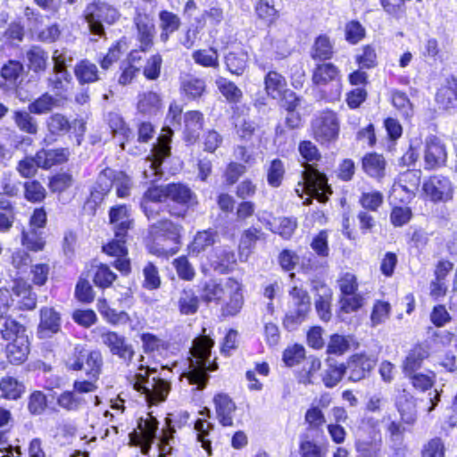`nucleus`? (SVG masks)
I'll return each instance as SVG.
<instances>
[{"mask_svg": "<svg viewBox=\"0 0 457 457\" xmlns=\"http://www.w3.org/2000/svg\"><path fill=\"white\" fill-rule=\"evenodd\" d=\"M344 375V363L328 358L320 377L327 388H333L342 380Z\"/></svg>", "mask_w": 457, "mask_h": 457, "instance_id": "c85d7f7f", "label": "nucleus"}, {"mask_svg": "<svg viewBox=\"0 0 457 457\" xmlns=\"http://www.w3.org/2000/svg\"><path fill=\"white\" fill-rule=\"evenodd\" d=\"M12 292L18 298L17 303L21 310H32L37 304V295L32 292V287L26 281L14 280Z\"/></svg>", "mask_w": 457, "mask_h": 457, "instance_id": "b1692460", "label": "nucleus"}, {"mask_svg": "<svg viewBox=\"0 0 457 457\" xmlns=\"http://www.w3.org/2000/svg\"><path fill=\"white\" fill-rule=\"evenodd\" d=\"M312 82L318 87L333 83L334 89L331 92V99H337L341 93L340 71L331 62L317 64L312 71Z\"/></svg>", "mask_w": 457, "mask_h": 457, "instance_id": "ddd939ff", "label": "nucleus"}, {"mask_svg": "<svg viewBox=\"0 0 457 457\" xmlns=\"http://www.w3.org/2000/svg\"><path fill=\"white\" fill-rule=\"evenodd\" d=\"M162 109L160 96L153 91L138 95L137 111L145 116L157 115Z\"/></svg>", "mask_w": 457, "mask_h": 457, "instance_id": "7c9ffc66", "label": "nucleus"}, {"mask_svg": "<svg viewBox=\"0 0 457 457\" xmlns=\"http://www.w3.org/2000/svg\"><path fill=\"white\" fill-rule=\"evenodd\" d=\"M185 140L193 144L199 137L204 125V115L199 111H190L184 115Z\"/></svg>", "mask_w": 457, "mask_h": 457, "instance_id": "c756f323", "label": "nucleus"}, {"mask_svg": "<svg viewBox=\"0 0 457 457\" xmlns=\"http://www.w3.org/2000/svg\"><path fill=\"white\" fill-rule=\"evenodd\" d=\"M134 388L145 395V400L151 404L163 402L170 389V383L163 378L153 377L150 378L149 371L137 373L135 376Z\"/></svg>", "mask_w": 457, "mask_h": 457, "instance_id": "6e6552de", "label": "nucleus"}, {"mask_svg": "<svg viewBox=\"0 0 457 457\" xmlns=\"http://www.w3.org/2000/svg\"><path fill=\"white\" fill-rule=\"evenodd\" d=\"M216 258L217 260L213 262V267L220 273L228 272L237 262L235 253L230 249L220 250Z\"/></svg>", "mask_w": 457, "mask_h": 457, "instance_id": "4d7b16f0", "label": "nucleus"}, {"mask_svg": "<svg viewBox=\"0 0 457 457\" xmlns=\"http://www.w3.org/2000/svg\"><path fill=\"white\" fill-rule=\"evenodd\" d=\"M286 169L284 162L276 158L272 160L266 167V178L268 185L272 187H278L282 185Z\"/></svg>", "mask_w": 457, "mask_h": 457, "instance_id": "49530a36", "label": "nucleus"}, {"mask_svg": "<svg viewBox=\"0 0 457 457\" xmlns=\"http://www.w3.org/2000/svg\"><path fill=\"white\" fill-rule=\"evenodd\" d=\"M47 129L54 136H62L71 130V123L61 113L52 114L46 120Z\"/></svg>", "mask_w": 457, "mask_h": 457, "instance_id": "3c124183", "label": "nucleus"}, {"mask_svg": "<svg viewBox=\"0 0 457 457\" xmlns=\"http://www.w3.org/2000/svg\"><path fill=\"white\" fill-rule=\"evenodd\" d=\"M214 237L215 234L210 230L198 232L195 237L194 241L188 246L189 252L194 254H198L199 253L204 251L207 247L214 244Z\"/></svg>", "mask_w": 457, "mask_h": 457, "instance_id": "bf43d9fd", "label": "nucleus"}, {"mask_svg": "<svg viewBox=\"0 0 457 457\" xmlns=\"http://www.w3.org/2000/svg\"><path fill=\"white\" fill-rule=\"evenodd\" d=\"M44 230L29 228L22 230L21 244L29 251L40 252L46 245Z\"/></svg>", "mask_w": 457, "mask_h": 457, "instance_id": "58836bf2", "label": "nucleus"}, {"mask_svg": "<svg viewBox=\"0 0 457 457\" xmlns=\"http://www.w3.org/2000/svg\"><path fill=\"white\" fill-rule=\"evenodd\" d=\"M72 77L68 70L53 69V73L47 79L48 87L55 93L56 96L62 95L71 87Z\"/></svg>", "mask_w": 457, "mask_h": 457, "instance_id": "72a5a7b5", "label": "nucleus"}, {"mask_svg": "<svg viewBox=\"0 0 457 457\" xmlns=\"http://www.w3.org/2000/svg\"><path fill=\"white\" fill-rule=\"evenodd\" d=\"M183 228L170 220H163L150 227L149 252L157 256H170L179 251Z\"/></svg>", "mask_w": 457, "mask_h": 457, "instance_id": "20e7f679", "label": "nucleus"}, {"mask_svg": "<svg viewBox=\"0 0 457 457\" xmlns=\"http://www.w3.org/2000/svg\"><path fill=\"white\" fill-rule=\"evenodd\" d=\"M392 104L404 119H409L413 115L412 104L408 96L400 90L392 92Z\"/></svg>", "mask_w": 457, "mask_h": 457, "instance_id": "864d4df0", "label": "nucleus"}, {"mask_svg": "<svg viewBox=\"0 0 457 457\" xmlns=\"http://www.w3.org/2000/svg\"><path fill=\"white\" fill-rule=\"evenodd\" d=\"M422 189L430 200H452L454 187L449 178L435 175L423 183Z\"/></svg>", "mask_w": 457, "mask_h": 457, "instance_id": "4468645a", "label": "nucleus"}, {"mask_svg": "<svg viewBox=\"0 0 457 457\" xmlns=\"http://www.w3.org/2000/svg\"><path fill=\"white\" fill-rule=\"evenodd\" d=\"M180 88L188 100H196L204 93L206 85L202 79L192 75H186L181 79Z\"/></svg>", "mask_w": 457, "mask_h": 457, "instance_id": "f704fd0d", "label": "nucleus"}, {"mask_svg": "<svg viewBox=\"0 0 457 457\" xmlns=\"http://www.w3.org/2000/svg\"><path fill=\"white\" fill-rule=\"evenodd\" d=\"M29 67L35 72L43 71L46 68L48 54L40 46H33L26 53Z\"/></svg>", "mask_w": 457, "mask_h": 457, "instance_id": "c03bdc74", "label": "nucleus"}, {"mask_svg": "<svg viewBox=\"0 0 457 457\" xmlns=\"http://www.w3.org/2000/svg\"><path fill=\"white\" fill-rule=\"evenodd\" d=\"M255 12L258 18L269 25L273 23L278 17V12L274 7L273 0H259L255 5Z\"/></svg>", "mask_w": 457, "mask_h": 457, "instance_id": "5fc2aeb1", "label": "nucleus"}, {"mask_svg": "<svg viewBox=\"0 0 457 457\" xmlns=\"http://www.w3.org/2000/svg\"><path fill=\"white\" fill-rule=\"evenodd\" d=\"M312 289L316 292L315 295V309L316 312L323 321H328L331 319V300L332 290L326 284L315 281L313 282Z\"/></svg>", "mask_w": 457, "mask_h": 457, "instance_id": "dca6fc26", "label": "nucleus"}, {"mask_svg": "<svg viewBox=\"0 0 457 457\" xmlns=\"http://www.w3.org/2000/svg\"><path fill=\"white\" fill-rule=\"evenodd\" d=\"M84 15L91 34L99 37L105 35L104 23L112 25L120 17V13L115 6L100 0L88 4Z\"/></svg>", "mask_w": 457, "mask_h": 457, "instance_id": "423d86ee", "label": "nucleus"}, {"mask_svg": "<svg viewBox=\"0 0 457 457\" xmlns=\"http://www.w3.org/2000/svg\"><path fill=\"white\" fill-rule=\"evenodd\" d=\"M366 30L360 21L353 20L345 26V40L351 45H356L365 37Z\"/></svg>", "mask_w": 457, "mask_h": 457, "instance_id": "e2e57ef3", "label": "nucleus"}, {"mask_svg": "<svg viewBox=\"0 0 457 457\" xmlns=\"http://www.w3.org/2000/svg\"><path fill=\"white\" fill-rule=\"evenodd\" d=\"M181 107L171 103L166 115L167 125L153 145L151 154L144 161L143 175L149 180L150 186L145 193L143 200H191V189L182 183H170L165 186L156 185L155 180L162 175V165L170 156V142L173 136L172 128L181 125Z\"/></svg>", "mask_w": 457, "mask_h": 457, "instance_id": "f257e3e1", "label": "nucleus"}, {"mask_svg": "<svg viewBox=\"0 0 457 457\" xmlns=\"http://www.w3.org/2000/svg\"><path fill=\"white\" fill-rule=\"evenodd\" d=\"M302 181L298 183L295 192L301 198L305 194L306 201L328 200L331 195V187L328 184V177L324 172L320 171L313 164H308L301 175Z\"/></svg>", "mask_w": 457, "mask_h": 457, "instance_id": "39448f33", "label": "nucleus"}, {"mask_svg": "<svg viewBox=\"0 0 457 457\" xmlns=\"http://www.w3.org/2000/svg\"><path fill=\"white\" fill-rule=\"evenodd\" d=\"M262 51L270 59L280 60L290 54V48L285 36L271 30L262 43Z\"/></svg>", "mask_w": 457, "mask_h": 457, "instance_id": "2eb2a0df", "label": "nucleus"}, {"mask_svg": "<svg viewBox=\"0 0 457 457\" xmlns=\"http://www.w3.org/2000/svg\"><path fill=\"white\" fill-rule=\"evenodd\" d=\"M192 58L200 66L205 68L219 67V54L217 50L212 47L195 51L192 54Z\"/></svg>", "mask_w": 457, "mask_h": 457, "instance_id": "09e8293b", "label": "nucleus"}, {"mask_svg": "<svg viewBox=\"0 0 457 457\" xmlns=\"http://www.w3.org/2000/svg\"><path fill=\"white\" fill-rule=\"evenodd\" d=\"M158 425L159 422L156 418L149 413H147L145 419L140 418L137 421V428L141 432L140 437L147 438L148 441H155L157 439Z\"/></svg>", "mask_w": 457, "mask_h": 457, "instance_id": "13d9d810", "label": "nucleus"}, {"mask_svg": "<svg viewBox=\"0 0 457 457\" xmlns=\"http://www.w3.org/2000/svg\"><path fill=\"white\" fill-rule=\"evenodd\" d=\"M100 339L112 355L118 356L124 362L129 364L133 359L135 352L124 336L119 335L114 331L102 329L100 331Z\"/></svg>", "mask_w": 457, "mask_h": 457, "instance_id": "9b49d317", "label": "nucleus"}, {"mask_svg": "<svg viewBox=\"0 0 457 457\" xmlns=\"http://www.w3.org/2000/svg\"><path fill=\"white\" fill-rule=\"evenodd\" d=\"M92 350H87L82 346H76L73 353L66 361V366L69 370H82L84 365L87 366V355L90 354Z\"/></svg>", "mask_w": 457, "mask_h": 457, "instance_id": "680f3d73", "label": "nucleus"}, {"mask_svg": "<svg viewBox=\"0 0 457 457\" xmlns=\"http://www.w3.org/2000/svg\"><path fill=\"white\" fill-rule=\"evenodd\" d=\"M213 403L219 422L224 427H233V413L237 407L232 399L227 394L220 393L214 396Z\"/></svg>", "mask_w": 457, "mask_h": 457, "instance_id": "6ab92c4d", "label": "nucleus"}, {"mask_svg": "<svg viewBox=\"0 0 457 457\" xmlns=\"http://www.w3.org/2000/svg\"><path fill=\"white\" fill-rule=\"evenodd\" d=\"M429 356V351L427 345H416L407 353L403 361L402 369L405 374H412L422 367L426 359Z\"/></svg>", "mask_w": 457, "mask_h": 457, "instance_id": "5701e85b", "label": "nucleus"}, {"mask_svg": "<svg viewBox=\"0 0 457 457\" xmlns=\"http://www.w3.org/2000/svg\"><path fill=\"white\" fill-rule=\"evenodd\" d=\"M215 83L221 95L228 103L237 104L242 100L243 92L234 82L226 78L219 77Z\"/></svg>", "mask_w": 457, "mask_h": 457, "instance_id": "37998d69", "label": "nucleus"}, {"mask_svg": "<svg viewBox=\"0 0 457 457\" xmlns=\"http://www.w3.org/2000/svg\"><path fill=\"white\" fill-rule=\"evenodd\" d=\"M143 287L147 290H154L161 286V278L158 269L152 262H148L143 269Z\"/></svg>", "mask_w": 457, "mask_h": 457, "instance_id": "338daca9", "label": "nucleus"}, {"mask_svg": "<svg viewBox=\"0 0 457 457\" xmlns=\"http://www.w3.org/2000/svg\"><path fill=\"white\" fill-rule=\"evenodd\" d=\"M1 336L6 341H13L18 337H28L26 335V328L12 318H6L3 328H1Z\"/></svg>", "mask_w": 457, "mask_h": 457, "instance_id": "603ef678", "label": "nucleus"}, {"mask_svg": "<svg viewBox=\"0 0 457 457\" xmlns=\"http://www.w3.org/2000/svg\"><path fill=\"white\" fill-rule=\"evenodd\" d=\"M436 102L440 108L451 111L457 109V77L451 75L445 79V85L441 87L436 95Z\"/></svg>", "mask_w": 457, "mask_h": 457, "instance_id": "a211bd4d", "label": "nucleus"}, {"mask_svg": "<svg viewBox=\"0 0 457 457\" xmlns=\"http://www.w3.org/2000/svg\"><path fill=\"white\" fill-rule=\"evenodd\" d=\"M137 30V39L142 51H148L153 46L154 25L147 14L137 13L134 18Z\"/></svg>", "mask_w": 457, "mask_h": 457, "instance_id": "aec40b11", "label": "nucleus"}, {"mask_svg": "<svg viewBox=\"0 0 457 457\" xmlns=\"http://www.w3.org/2000/svg\"><path fill=\"white\" fill-rule=\"evenodd\" d=\"M265 90L274 99L279 98L287 86L286 79L277 71H269L264 77Z\"/></svg>", "mask_w": 457, "mask_h": 457, "instance_id": "ea45409f", "label": "nucleus"}, {"mask_svg": "<svg viewBox=\"0 0 457 457\" xmlns=\"http://www.w3.org/2000/svg\"><path fill=\"white\" fill-rule=\"evenodd\" d=\"M289 295L295 308L287 312L283 322L287 329H293L304 320L310 312L311 299L306 290L296 286L289 291Z\"/></svg>", "mask_w": 457, "mask_h": 457, "instance_id": "1a4fd4ad", "label": "nucleus"}, {"mask_svg": "<svg viewBox=\"0 0 457 457\" xmlns=\"http://www.w3.org/2000/svg\"><path fill=\"white\" fill-rule=\"evenodd\" d=\"M332 46L328 37L326 36H320L316 38L312 57L314 60L326 61L332 57Z\"/></svg>", "mask_w": 457, "mask_h": 457, "instance_id": "052dcab7", "label": "nucleus"}, {"mask_svg": "<svg viewBox=\"0 0 457 457\" xmlns=\"http://www.w3.org/2000/svg\"><path fill=\"white\" fill-rule=\"evenodd\" d=\"M424 169L436 170L445 165L447 153L445 145L436 136L429 135L424 143Z\"/></svg>", "mask_w": 457, "mask_h": 457, "instance_id": "f8f14e48", "label": "nucleus"}, {"mask_svg": "<svg viewBox=\"0 0 457 457\" xmlns=\"http://www.w3.org/2000/svg\"><path fill=\"white\" fill-rule=\"evenodd\" d=\"M205 332L206 328H203V335L194 339L189 351L188 370L184 373L189 384L195 385L198 390L206 386L210 378L208 372L218 369V364L210 361L214 341Z\"/></svg>", "mask_w": 457, "mask_h": 457, "instance_id": "f03ea898", "label": "nucleus"}, {"mask_svg": "<svg viewBox=\"0 0 457 457\" xmlns=\"http://www.w3.org/2000/svg\"><path fill=\"white\" fill-rule=\"evenodd\" d=\"M258 128V124L250 119L238 118L235 121L236 133L238 138L245 143L252 141Z\"/></svg>", "mask_w": 457, "mask_h": 457, "instance_id": "8fccbe9b", "label": "nucleus"}, {"mask_svg": "<svg viewBox=\"0 0 457 457\" xmlns=\"http://www.w3.org/2000/svg\"><path fill=\"white\" fill-rule=\"evenodd\" d=\"M264 233L256 228L245 229L239 242V259L241 262H246L252 250L255 247L257 241L264 240Z\"/></svg>", "mask_w": 457, "mask_h": 457, "instance_id": "cd10ccee", "label": "nucleus"}, {"mask_svg": "<svg viewBox=\"0 0 457 457\" xmlns=\"http://www.w3.org/2000/svg\"><path fill=\"white\" fill-rule=\"evenodd\" d=\"M248 62V54L243 49L231 51L225 56V64L227 70L234 75H242Z\"/></svg>", "mask_w": 457, "mask_h": 457, "instance_id": "e433bc0d", "label": "nucleus"}, {"mask_svg": "<svg viewBox=\"0 0 457 457\" xmlns=\"http://www.w3.org/2000/svg\"><path fill=\"white\" fill-rule=\"evenodd\" d=\"M29 353V342L28 337H18L6 346V356L12 364H21Z\"/></svg>", "mask_w": 457, "mask_h": 457, "instance_id": "bb28decb", "label": "nucleus"}, {"mask_svg": "<svg viewBox=\"0 0 457 457\" xmlns=\"http://www.w3.org/2000/svg\"><path fill=\"white\" fill-rule=\"evenodd\" d=\"M226 293L229 295V301L222 308V313L226 316H234L240 312L244 303L240 284L233 278H228L226 281Z\"/></svg>", "mask_w": 457, "mask_h": 457, "instance_id": "4be33fe9", "label": "nucleus"}, {"mask_svg": "<svg viewBox=\"0 0 457 457\" xmlns=\"http://www.w3.org/2000/svg\"><path fill=\"white\" fill-rule=\"evenodd\" d=\"M61 329V316L52 307H43L40 310V321L37 334L40 338H48Z\"/></svg>", "mask_w": 457, "mask_h": 457, "instance_id": "f3484780", "label": "nucleus"}, {"mask_svg": "<svg viewBox=\"0 0 457 457\" xmlns=\"http://www.w3.org/2000/svg\"><path fill=\"white\" fill-rule=\"evenodd\" d=\"M220 208L225 212H232L237 210V219L238 220H245L253 215L254 207L252 202H218Z\"/></svg>", "mask_w": 457, "mask_h": 457, "instance_id": "de8ad7c7", "label": "nucleus"}, {"mask_svg": "<svg viewBox=\"0 0 457 457\" xmlns=\"http://www.w3.org/2000/svg\"><path fill=\"white\" fill-rule=\"evenodd\" d=\"M12 120L16 127L22 132L36 135L38 130L37 120L31 116L29 111L15 110L12 112Z\"/></svg>", "mask_w": 457, "mask_h": 457, "instance_id": "4c0bfd02", "label": "nucleus"}, {"mask_svg": "<svg viewBox=\"0 0 457 457\" xmlns=\"http://www.w3.org/2000/svg\"><path fill=\"white\" fill-rule=\"evenodd\" d=\"M374 355L364 353L353 354L344 364L345 375L349 381L359 382L370 377L377 364Z\"/></svg>", "mask_w": 457, "mask_h": 457, "instance_id": "9d476101", "label": "nucleus"}, {"mask_svg": "<svg viewBox=\"0 0 457 457\" xmlns=\"http://www.w3.org/2000/svg\"><path fill=\"white\" fill-rule=\"evenodd\" d=\"M361 164L364 172L370 177L379 179L386 174V162L381 154L376 153L367 154L362 157Z\"/></svg>", "mask_w": 457, "mask_h": 457, "instance_id": "473e14b6", "label": "nucleus"}, {"mask_svg": "<svg viewBox=\"0 0 457 457\" xmlns=\"http://www.w3.org/2000/svg\"><path fill=\"white\" fill-rule=\"evenodd\" d=\"M140 338L143 344L144 352L146 353H160L161 351L167 350L168 348V344L154 334L143 333Z\"/></svg>", "mask_w": 457, "mask_h": 457, "instance_id": "774afa93", "label": "nucleus"}, {"mask_svg": "<svg viewBox=\"0 0 457 457\" xmlns=\"http://www.w3.org/2000/svg\"><path fill=\"white\" fill-rule=\"evenodd\" d=\"M166 428L162 429V435L158 438L159 457H167L171 454L174 444V433L176 432L170 418H166Z\"/></svg>", "mask_w": 457, "mask_h": 457, "instance_id": "79ce46f5", "label": "nucleus"}, {"mask_svg": "<svg viewBox=\"0 0 457 457\" xmlns=\"http://www.w3.org/2000/svg\"><path fill=\"white\" fill-rule=\"evenodd\" d=\"M397 409L404 423L411 425L415 422L417 411L415 403L411 399L404 397L403 400L401 398L397 403Z\"/></svg>", "mask_w": 457, "mask_h": 457, "instance_id": "69168bd1", "label": "nucleus"}, {"mask_svg": "<svg viewBox=\"0 0 457 457\" xmlns=\"http://www.w3.org/2000/svg\"><path fill=\"white\" fill-rule=\"evenodd\" d=\"M76 79L79 85L93 84L102 79V74L96 63L88 59H82L73 69Z\"/></svg>", "mask_w": 457, "mask_h": 457, "instance_id": "412c9836", "label": "nucleus"}, {"mask_svg": "<svg viewBox=\"0 0 457 457\" xmlns=\"http://www.w3.org/2000/svg\"><path fill=\"white\" fill-rule=\"evenodd\" d=\"M321 369V361L315 356L304 358V364L299 381L303 384H316L318 382L317 372Z\"/></svg>", "mask_w": 457, "mask_h": 457, "instance_id": "a18cd8bd", "label": "nucleus"}, {"mask_svg": "<svg viewBox=\"0 0 457 457\" xmlns=\"http://www.w3.org/2000/svg\"><path fill=\"white\" fill-rule=\"evenodd\" d=\"M178 308L182 315H193L199 308V297L192 288H184L179 294Z\"/></svg>", "mask_w": 457, "mask_h": 457, "instance_id": "c9c22d12", "label": "nucleus"}, {"mask_svg": "<svg viewBox=\"0 0 457 457\" xmlns=\"http://www.w3.org/2000/svg\"><path fill=\"white\" fill-rule=\"evenodd\" d=\"M87 366L84 365L82 370H85L87 378L98 379L103 367L102 353L98 350H92L90 354L87 355Z\"/></svg>", "mask_w": 457, "mask_h": 457, "instance_id": "6e6d98bb", "label": "nucleus"}, {"mask_svg": "<svg viewBox=\"0 0 457 457\" xmlns=\"http://www.w3.org/2000/svg\"><path fill=\"white\" fill-rule=\"evenodd\" d=\"M312 135L320 145H328L337 140L340 122L337 114L325 110L316 114L311 121Z\"/></svg>", "mask_w": 457, "mask_h": 457, "instance_id": "0eeeda50", "label": "nucleus"}, {"mask_svg": "<svg viewBox=\"0 0 457 457\" xmlns=\"http://www.w3.org/2000/svg\"><path fill=\"white\" fill-rule=\"evenodd\" d=\"M420 170H409L403 173L399 179L403 190L414 194L420 182Z\"/></svg>", "mask_w": 457, "mask_h": 457, "instance_id": "0e129e2a", "label": "nucleus"}, {"mask_svg": "<svg viewBox=\"0 0 457 457\" xmlns=\"http://www.w3.org/2000/svg\"><path fill=\"white\" fill-rule=\"evenodd\" d=\"M57 405L70 412H77L88 403V400L73 390L61 393L56 399Z\"/></svg>", "mask_w": 457, "mask_h": 457, "instance_id": "2f4dec72", "label": "nucleus"}, {"mask_svg": "<svg viewBox=\"0 0 457 457\" xmlns=\"http://www.w3.org/2000/svg\"><path fill=\"white\" fill-rule=\"evenodd\" d=\"M110 221L114 225L115 237L127 236L132 225L129 211L125 204L111 208L109 212Z\"/></svg>", "mask_w": 457, "mask_h": 457, "instance_id": "393cba45", "label": "nucleus"}, {"mask_svg": "<svg viewBox=\"0 0 457 457\" xmlns=\"http://www.w3.org/2000/svg\"><path fill=\"white\" fill-rule=\"evenodd\" d=\"M0 390L4 398L18 400L25 393V386L12 377H4L0 380Z\"/></svg>", "mask_w": 457, "mask_h": 457, "instance_id": "a19ab883", "label": "nucleus"}, {"mask_svg": "<svg viewBox=\"0 0 457 457\" xmlns=\"http://www.w3.org/2000/svg\"><path fill=\"white\" fill-rule=\"evenodd\" d=\"M70 155L68 148L41 149L36 154V160L39 168L47 170L51 167L65 162Z\"/></svg>", "mask_w": 457, "mask_h": 457, "instance_id": "a878e982", "label": "nucleus"}, {"mask_svg": "<svg viewBox=\"0 0 457 457\" xmlns=\"http://www.w3.org/2000/svg\"><path fill=\"white\" fill-rule=\"evenodd\" d=\"M134 187L132 179L124 171L111 168L102 170L90 187L89 200H104L115 189V196L128 198Z\"/></svg>", "mask_w": 457, "mask_h": 457, "instance_id": "7ed1b4c3", "label": "nucleus"}]
</instances>
